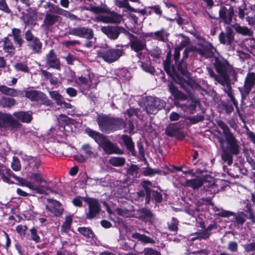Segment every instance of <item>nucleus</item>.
Masks as SVG:
<instances>
[{
    "label": "nucleus",
    "instance_id": "a19ab883",
    "mask_svg": "<svg viewBox=\"0 0 255 255\" xmlns=\"http://www.w3.org/2000/svg\"><path fill=\"white\" fill-rule=\"evenodd\" d=\"M122 19V16L116 12H112L108 15V22L110 23H120Z\"/></svg>",
    "mask_w": 255,
    "mask_h": 255
},
{
    "label": "nucleus",
    "instance_id": "6e6d98bb",
    "mask_svg": "<svg viewBox=\"0 0 255 255\" xmlns=\"http://www.w3.org/2000/svg\"><path fill=\"white\" fill-rule=\"evenodd\" d=\"M138 212L141 214V217L151 218L153 214L151 211L146 208H142L138 210Z\"/></svg>",
    "mask_w": 255,
    "mask_h": 255
},
{
    "label": "nucleus",
    "instance_id": "9b49d317",
    "mask_svg": "<svg viewBox=\"0 0 255 255\" xmlns=\"http://www.w3.org/2000/svg\"><path fill=\"white\" fill-rule=\"evenodd\" d=\"M145 110L146 112L151 111H160L165 107V103L164 101L153 97H148L144 102Z\"/></svg>",
    "mask_w": 255,
    "mask_h": 255
},
{
    "label": "nucleus",
    "instance_id": "ea45409f",
    "mask_svg": "<svg viewBox=\"0 0 255 255\" xmlns=\"http://www.w3.org/2000/svg\"><path fill=\"white\" fill-rule=\"evenodd\" d=\"M72 221V217L70 216L66 217L65 221L61 226V231L62 232L67 233L70 230Z\"/></svg>",
    "mask_w": 255,
    "mask_h": 255
},
{
    "label": "nucleus",
    "instance_id": "a878e982",
    "mask_svg": "<svg viewBox=\"0 0 255 255\" xmlns=\"http://www.w3.org/2000/svg\"><path fill=\"white\" fill-rule=\"evenodd\" d=\"M236 32L244 36H251L253 35L254 32L247 26H241L238 23H235L232 25Z\"/></svg>",
    "mask_w": 255,
    "mask_h": 255
},
{
    "label": "nucleus",
    "instance_id": "de8ad7c7",
    "mask_svg": "<svg viewBox=\"0 0 255 255\" xmlns=\"http://www.w3.org/2000/svg\"><path fill=\"white\" fill-rule=\"evenodd\" d=\"M225 85L226 87L224 88V91L228 94V96L231 99L232 101L234 102L235 105L236 106V103L235 102V98H234L232 88L229 82V80L224 85Z\"/></svg>",
    "mask_w": 255,
    "mask_h": 255
},
{
    "label": "nucleus",
    "instance_id": "338daca9",
    "mask_svg": "<svg viewBox=\"0 0 255 255\" xmlns=\"http://www.w3.org/2000/svg\"><path fill=\"white\" fill-rule=\"evenodd\" d=\"M0 10L8 13L10 12L5 0H0Z\"/></svg>",
    "mask_w": 255,
    "mask_h": 255
},
{
    "label": "nucleus",
    "instance_id": "412c9836",
    "mask_svg": "<svg viewBox=\"0 0 255 255\" xmlns=\"http://www.w3.org/2000/svg\"><path fill=\"white\" fill-rule=\"evenodd\" d=\"M60 16L54 12H46L44 19L41 26L44 29H49L50 27L58 22Z\"/></svg>",
    "mask_w": 255,
    "mask_h": 255
},
{
    "label": "nucleus",
    "instance_id": "f03ea898",
    "mask_svg": "<svg viewBox=\"0 0 255 255\" xmlns=\"http://www.w3.org/2000/svg\"><path fill=\"white\" fill-rule=\"evenodd\" d=\"M0 175L4 182L9 184L12 183L9 178V176H12L19 182V185L25 186L38 194H46L48 191L52 192V191L49 186L43 185L36 186L31 181H28L24 178L17 177L11 172L9 168L1 163H0Z\"/></svg>",
    "mask_w": 255,
    "mask_h": 255
},
{
    "label": "nucleus",
    "instance_id": "69168bd1",
    "mask_svg": "<svg viewBox=\"0 0 255 255\" xmlns=\"http://www.w3.org/2000/svg\"><path fill=\"white\" fill-rule=\"evenodd\" d=\"M243 247L246 252L255 251V242L245 244L243 245Z\"/></svg>",
    "mask_w": 255,
    "mask_h": 255
},
{
    "label": "nucleus",
    "instance_id": "4c0bfd02",
    "mask_svg": "<svg viewBox=\"0 0 255 255\" xmlns=\"http://www.w3.org/2000/svg\"><path fill=\"white\" fill-rule=\"evenodd\" d=\"M109 162L114 166H122L125 164L126 159L123 157H112Z\"/></svg>",
    "mask_w": 255,
    "mask_h": 255
},
{
    "label": "nucleus",
    "instance_id": "09e8293b",
    "mask_svg": "<svg viewBox=\"0 0 255 255\" xmlns=\"http://www.w3.org/2000/svg\"><path fill=\"white\" fill-rule=\"evenodd\" d=\"M169 87L171 92L176 98L181 100H183L184 99L185 96L180 91H179L176 88L171 85H170Z\"/></svg>",
    "mask_w": 255,
    "mask_h": 255
},
{
    "label": "nucleus",
    "instance_id": "c85d7f7f",
    "mask_svg": "<svg viewBox=\"0 0 255 255\" xmlns=\"http://www.w3.org/2000/svg\"><path fill=\"white\" fill-rule=\"evenodd\" d=\"M246 14V19L249 25H255V5H252L249 10H247Z\"/></svg>",
    "mask_w": 255,
    "mask_h": 255
},
{
    "label": "nucleus",
    "instance_id": "6e6552de",
    "mask_svg": "<svg viewBox=\"0 0 255 255\" xmlns=\"http://www.w3.org/2000/svg\"><path fill=\"white\" fill-rule=\"evenodd\" d=\"M83 200L88 206V211L86 213V218L91 220L96 218L101 211V207L98 199L90 197H83Z\"/></svg>",
    "mask_w": 255,
    "mask_h": 255
},
{
    "label": "nucleus",
    "instance_id": "052dcab7",
    "mask_svg": "<svg viewBox=\"0 0 255 255\" xmlns=\"http://www.w3.org/2000/svg\"><path fill=\"white\" fill-rule=\"evenodd\" d=\"M58 5L50 2H47L45 5H43L44 8H49V10L47 12H54L55 13Z\"/></svg>",
    "mask_w": 255,
    "mask_h": 255
},
{
    "label": "nucleus",
    "instance_id": "4d7b16f0",
    "mask_svg": "<svg viewBox=\"0 0 255 255\" xmlns=\"http://www.w3.org/2000/svg\"><path fill=\"white\" fill-rule=\"evenodd\" d=\"M151 184V182L149 181H145L143 184V187L144 188V190H141L137 192V195L138 196V198H141L142 200V198L145 196V195L146 194V188H148L146 184L150 185Z\"/></svg>",
    "mask_w": 255,
    "mask_h": 255
},
{
    "label": "nucleus",
    "instance_id": "c9c22d12",
    "mask_svg": "<svg viewBox=\"0 0 255 255\" xmlns=\"http://www.w3.org/2000/svg\"><path fill=\"white\" fill-rule=\"evenodd\" d=\"M3 47L6 52L9 53L10 54H13L14 47L12 42L8 38L5 37L4 38Z\"/></svg>",
    "mask_w": 255,
    "mask_h": 255
},
{
    "label": "nucleus",
    "instance_id": "f704fd0d",
    "mask_svg": "<svg viewBox=\"0 0 255 255\" xmlns=\"http://www.w3.org/2000/svg\"><path fill=\"white\" fill-rule=\"evenodd\" d=\"M0 92L4 95L16 97L18 96V92L16 90L4 85L0 86Z\"/></svg>",
    "mask_w": 255,
    "mask_h": 255
},
{
    "label": "nucleus",
    "instance_id": "0eeeda50",
    "mask_svg": "<svg viewBox=\"0 0 255 255\" xmlns=\"http://www.w3.org/2000/svg\"><path fill=\"white\" fill-rule=\"evenodd\" d=\"M25 97L32 102H40L47 106H53L52 102L49 100L46 94L40 91L36 90H25L24 91Z\"/></svg>",
    "mask_w": 255,
    "mask_h": 255
},
{
    "label": "nucleus",
    "instance_id": "49530a36",
    "mask_svg": "<svg viewBox=\"0 0 255 255\" xmlns=\"http://www.w3.org/2000/svg\"><path fill=\"white\" fill-rule=\"evenodd\" d=\"M59 120L68 125L72 124L75 125L76 124H78V123L75 120L62 114L59 115Z\"/></svg>",
    "mask_w": 255,
    "mask_h": 255
},
{
    "label": "nucleus",
    "instance_id": "a211bd4d",
    "mask_svg": "<svg viewBox=\"0 0 255 255\" xmlns=\"http://www.w3.org/2000/svg\"><path fill=\"white\" fill-rule=\"evenodd\" d=\"M219 13L220 18H221L226 24H229L232 21L233 17L234 15V9L232 6H230L228 8L223 6L221 7Z\"/></svg>",
    "mask_w": 255,
    "mask_h": 255
},
{
    "label": "nucleus",
    "instance_id": "7c9ffc66",
    "mask_svg": "<svg viewBox=\"0 0 255 255\" xmlns=\"http://www.w3.org/2000/svg\"><path fill=\"white\" fill-rule=\"evenodd\" d=\"M15 43H17L19 47L21 46L24 41L22 37L21 31L19 29L14 28L12 29L11 34Z\"/></svg>",
    "mask_w": 255,
    "mask_h": 255
},
{
    "label": "nucleus",
    "instance_id": "423d86ee",
    "mask_svg": "<svg viewBox=\"0 0 255 255\" xmlns=\"http://www.w3.org/2000/svg\"><path fill=\"white\" fill-rule=\"evenodd\" d=\"M217 123L218 126L223 130V134L228 144L227 149L231 153L238 154L239 153V145L229 128L224 122L221 120L218 121Z\"/></svg>",
    "mask_w": 255,
    "mask_h": 255
},
{
    "label": "nucleus",
    "instance_id": "dca6fc26",
    "mask_svg": "<svg viewBox=\"0 0 255 255\" xmlns=\"http://www.w3.org/2000/svg\"><path fill=\"white\" fill-rule=\"evenodd\" d=\"M219 39L221 43L231 45L235 40L234 32L231 27H226L225 32H221L219 35Z\"/></svg>",
    "mask_w": 255,
    "mask_h": 255
},
{
    "label": "nucleus",
    "instance_id": "13d9d810",
    "mask_svg": "<svg viewBox=\"0 0 255 255\" xmlns=\"http://www.w3.org/2000/svg\"><path fill=\"white\" fill-rule=\"evenodd\" d=\"M138 167L135 165H131L128 170V174L134 177L137 176Z\"/></svg>",
    "mask_w": 255,
    "mask_h": 255
},
{
    "label": "nucleus",
    "instance_id": "bf43d9fd",
    "mask_svg": "<svg viewBox=\"0 0 255 255\" xmlns=\"http://www.w3.org/2000/svg\"><path fill=\"white\" fill-rule=\"evenodd\" d=\"M144 255H160V252L150 248H145L142 252Z\"/></svg>",
    "mask_w": 255,
    "mask_h": 255
},
{
    "label": "nucleus",
    "instance_id": "f8f14e48",
    "mask_svg": "<svg viewBox=\"0 0 255 255\" xmlns=\"http://www.w3.org/2000/svg\"><path fill=\"white\" fill-rule=\"evenodd\" d=\"M68 33L80 37L91 39L94 37V30L88 27L78 26L69 28Z\"/></svg>",
    "mask_w": 255,
    "mask_h": 255
},
{
    "label": "nucleus",
    "instance_id": "e2e57ef3",
    "mask_svg": "<svg viewBox=\"0 0 255 255\" xmlns=\"http://www.w3.org/2000/svg\"><path fill=\"white\" fill-rule=\"evenodd\" d=\"M228 249L231 252H237L238 249V244L235 241L230 242L228 244Z\"/></svg>",
    "mask_w": 255,
    "mask_h": 255
},
{
    "label": "nucleus",
    "instance_id": "e433bc0d",
    "mask_svg": "<svg viewBox=\"0 0 255 255\" xmlns=\"http://www.w3.org/2000/svg\"><path fill=\"white\" fill-rule=\"evenodd\" d=\"M14 115L22 122L29 123L32 119V116L28 113H14Z\"/></svg>",
    "mask_w": 255,
    "mask_h": 255
},
{
    "label": "nucleus",
    "instance_id": "0e129e2a",
    "mask_svg": "<svg viewBox=\"0 0 255 255\" xmlns=\"http://www.w3.org/2000/svg\"><path fill=\"white\" fill-rule=\"evenodd\" d=\"M152 196L156 203H159L162 201V195L157 191L152 190Z\"/></svg>",
    "mask_w": 255,
    "mask_h": 255
},
{
    "label": "nucleus",
    "instance_id": "37998d69",
    "mask_svg": "<svg viewBox=\"0 0 255 255\" xmlns=\"http://www.w3.org/2000/svg\"><path fill=\"white\" fill-rule=\"evenodd\" d=\"M206 69H207L208 74L210 75V76L211 78H214L215 81L218 82L220 84H221L222 85H224L223 81L222 80L220 75H216L215 73V72H214V71L213 70V69L210 67H207L206 68Z\"/></svg>",
    "mask_w": 255,
    "mask_h": 255
},
{
    "label": "nucleus",
    "instance_id": "c756f323",
    "mask_svg": "<svg viewBox=\"0 0 255 255\" xmlns=\"http://www.w3.org/2000/svg\"><path fill=\"white\" fill-rule=\"evenodd\" d=\"M131 237L133 239H137L138 241L143 243L144 244H154L155 241L143 234H140L138 233H135L132 234Z\"/></svg>",
    "mask_w": 255,
    "mask_h": 255
},
{
    "label": "nucleus",
    "instance_id": "58836bf2",
    "mask_svg": "<svg viewBox=\"0 0 255 255\" xmlns=\"http://www.w3.org/2000/svg\"><path fill=\"white\" fill-rule=\"evenodd\" d=\"M78 231L83 236L87 238L92 239L94 236L92 231L87 227H79L78 228Z\"/></svg>",
    "mask_w": 255,
    "mask_h": 255
},
{
    "label": "nucleus",
    "instance_id": "2eb2a0df",
    "mask_svg": "<svg viewBox=\"0 0 255 255\" xmlns=\"http://www.w3.org/2000/svg\"><path fill=\"white\" fill-rule=\"evenodd\" d=\"M129 45L132 50L138 53L146 48V44L143 40L132 34H129Z\"/></svg>",
    "mask_w": 255,
    "mask_h": 255
},
{
    "label": "nucleus",
    "instance_id": "cd10ccee",
    "mask_svg": "<svg viewBox=\"0 0 255 255\" xmlns=\"http://www.w3.org/2000/svg\"><path fill=\"white\" fill-rule=\"evenodd\" d=\"M62 248L63 251H65L68 254V255H73L75 252L76 245L70 241H61Z\"/></svg>",
    "mask_w": 255,
    "mask_h": 255
},
{
    "label": "nucleus",
    "instance_id": "4be33fe9",
    "mask_svg": "<svg viewBox=\"0 0 255 255\" xmlns=\"http://www.w3.org/2000/svg\"><path fill=\"white\" fill-rule=\"evenodd\" d=\"M101 30L109 38L112 40L117 39L121 33L120 28L118 26H102L101 28Z\"/></svg>",
    "mask_w": 255,
    "mask_h": 255
},
{
    "label": "nucleus",
    "instance_id": "72a5a7b5",
    "mask_svg": "<svg viewBox=\"0 0 255 255\" xmlns=\"http://www.w3.org/2000/svg\"><path fill=\"white\" fill-rule=\"evenodd\" d=\"M15 104V101L14 99L4 96L0 99V106L3 108H10Z\"/></svg>",
    "mask_w": 255,
    "mask_h": 255
},
{
    "label": "nucleus",
    "instance_id": "8fccbe9b",
    "mask_svg": "<svg viewBox=\"0 0 255 255\" xmlns=\"http://www.w3.org/2000/svg\"><path fill=\"white\" fill-rule=\"evenodd\" d=\"M29 178L31 179H33L36 182L39 183L45 182V180L43 179L41 174L39 173H32L29 175Z\"/></svg>",
    "mask_w": 255,
    "mask_h": 255
},
{
    "label": "nucleus",
    "instance_id": "4468645a",
    "mask_svg": "<svg viewBox=\"0 0 255 255\" xmlns=\"http://www.w3.org/2000/svg\"><path fill=\"white\" fill-rule=\"evenodd\" d=\"M20 124L18 121L9 114L0 113V127L6 128H17Z\"/></svg>",
    "mask_w": 255,
    "mask_h": 255
},
{
    "label": "nucleus",
    "instance_id": "6ab92c4d",
    "mask_svg": "<svg viewBox=\"0 0 255 255\" xmlns=\"http://www.w3.org/2000/svg\"><path fill=\"white\" fill-rule=\"evenodd\" d=\"M193 50H194L198 54L205 58H211L214 56L213 47L209 43L201 44V47L197 48L193 47Z\"/></svg>",
    "mask_w": 255,
    "mask_h": 255
},
{
    "label": "nucleus",
    "instance_id": "39448f33",
    "mask_svg": "<svg viewBox=\"0 0 255 255\" xmlns=\"http://www.w3.org/2000/svg\"><path fill=\"white\" fill-rule=\"evenodd\" d=\"M216 71L219 73L224 85L229 80L231 77H235L236 72L229 62L222 58H215L214 64Z\"/></svg>",
    "mask_w": 255,
    "mask_h": 255
},
{
    "label": "nucleus",
    "instance_id": "2f4dec72",
    "mask_svg": "<svg viewBox=\"0 0 255 255\" xmlns=\"http://www.w3.org/2000/svg\"><path fill=\"white\" fill-rule=\"evenodd\" d=\"M81 149L85 154L86 158L96 157L95 149L89 144L86 143L82 145Z\"/></svg>",
    "mask_w": 255,
    "mask_h": 255
},
{
    "label": "nucleus",
    "instance_id": "9d476101",
    "mask_svg": "<svg viewBox=\"0 0 255 255\" xmlns=\"http://www.w3.org/2000/svg\"><path fill=\"white\" fill-rule=\"evenodd\" d=\"M24 38L27 42L28 47L32 50L34 54H39L42 52V43L40 40L30 30L25 31L24 33Z\"/></svg>",
    "mask_w": 255,
    "mask_h": 255
},
{
    "label": "nucleus",
    "instance_id": "774afa93",
    "mask_svg": "<svg viewBox=\"0 0 255 255\" xmlns=\"http://www.w3.org/2000/svg\"><path fill=\"white\" fill-rule=\"evenodd\" d=\"M245 42L248 45L251 49V53L255 50V39L254 38L246 39Z\"/></svg>",
    "mask_w": 255,
    "mask_h": 255
},
{
    "label": "nucleus",
    "instance_id": "f3484780",
    "mask_svg": "<svg viewBox=\"0 0 255 255\" xmlns=\"http://www.w3.org/2000/svg\"><path fill=\"white\" fill-rule=\"evenodd\" d=\"M45 64L49 68L60 70L61 67L60 62L57 57L53 50H51L45 57Z\"/></svg>",
    "mask_w": 255,
    "mask_h": 255
},
{
    "label": "nucleus",
    "instance_id": "7ed1b4c3",
    "mask_svg": "<svg viewBox=\"0 0 255 255\" xmlns=\"http://www.w3.org/2000/svg\"><path fill=\"white\" fill-rule=\"evenodd\" d=\"M86 132L101 146L108 154L113 153L123 154V152L116 144L112 143L106 136L90 128H87Z\"/></svg>",
    "mask_w": 255,
    "mask_h": 255
},
{
    "label": "nucleus",
    "instance_id": "ddd939ff",
    "mask_svg": "<svg viewBox=\"0 0 255 255\" xmlns=\"http://www.w3.org/2000/svg\"><path fill=\"white\" fill-rule=\"evenodd\" d=\"M255 85V73H249L245 78L243 87L240 89L242 100H244L246 98Z\"/></svg>",
    "mask_w": 255,
    "mask_h": 255
},
{
    "label": "nucleus",
    "instance_id": "473e14b6",
    "mask_svg": "<svg viewBox=\"0 0 255 255\" xmlns=\"http://www.w3.org/2000/svg\"><path fill=\"white\" fill-rule=\"evenodd\" d=\"M122 139L124 144L127 146V149L131 153L132 155H134L135 151L134 147V143L130 137L127 135H123Z\"/></svg>",
    "mask_w": 255,
    "mask_h": 255
},
{
    "label": "nucleus",
    "instance_id": "1a4fd4ad",
    "mask_svg": "<svg viewBox=\"0 0 255 255\" xmlns=\"http://www.w3.org/2000/svg\"><path fill=\"white\" fill-rule=\"evenodd\" d=\"M123 53V49H101L98 51V56L102 58L105 61L111 63L118 60Z\"/></svg>",
    "mask_w": 255,
    "mask_h": 255
},
{
    "label": "nucleus",
    "instance_id": "20e7f679",
    "mask_svg": "<svg viewBox=\"0 0 255 255\" xmlns=\"http://www.w3.org/2000/svg\"><path fill=\"white\" fill-rule=\"evenodd\" d=\"M97 121L100 130L107 133L122 129L125 127V122L123 119L111 118L103 114L98 115Z\"/></svg>",
    "mask_w": 255,
    "mask_h": 255
},
{
    "label": "nucleus",
    "instance_id": "864d4df0",
    "mask_svg": "<svg viewBox=\"0 0 255 255\" xmlns=\"http://www.w3.org/2000/svg\"><path fill=\"white\" fill-rule=\"evenodd\" d=\"M238 14L239 18L243 20L245 18L246 14V12L247 10H248L249 9L247 8L246 5H244L243 6H239L238 8Z\"/></svg>",
    "mask_w": 255,
    "mask_h": 255
},
{
    "label": "nucleus",
    "instance_id": "bb28decb",
    "mask_svg": "<svg viewBox=\"0 0 255 255\" xmlns=\"http://www.w3.org/2000/svg\"><path fill=\"white\" fill-rule=\"evenodd\" d=\"M169 35V33L163 28L153 32L154 39L163 42L168 41Z\"/></svg>",
    "mask_w": 255,
    "mask_h": 255
},
{
    "label": "nucleus",
    "instance_id": "f257e3e1",
    "mask_svg": "<svg viewBox=\"0 0 255 255\" xmlns=\"http://www.w3.org/2000/svg\"><path fill=\"white\" fill-rule=\"evenodd\" d=\"M189 52L188 48L185 49L182 59L178 63L177 67L173 65L170 66L167 61L164 62V68L167 74L188 93L192 89V85L189 80L190 73L187 71V64L184 61L188 57Z\"/></svg>",
    "mask_w": 255,
    "mask_h": 255
},
{
    "label": "nucleus",
    "instance_id": "a18cd8bd",
    "mask_svg": "<svg viewBox=\"0 0 255 255\" xmlns=\"http://www.w3.org/2000/svg\"><path fill=\"white\" fill-rule=\"evenodd\" d=\"M49 95L51 98L56 101V103L58 105H60L61 104H62V102L63 101V98H62V96L60 95L57 92H49Z\"/></svg>",
    "mask_w": 255,
    "mask_h": 255
},
{
    "label": "nucleus",
    "instance_id": "603ef678",
    "mask_svg": "<svg viewBox=\"0 0 255 255\" xmlns=\"http://www.w3.org/2000/svg\"><path fill=\"white\" fill-rule=\"evenodd\" d=\"M11 167L15 171H19L21 169V165L19 159L16 157H13L11 163Z\"/></svg>",
    "mask_w": 255,
    "mask_h": 255
},
{
    "label": "nucleus",
    "instance_id": "aec40b11",
    "mask_svg": "<svg viewBox=\"0 0 255 255\" xmlns=\"http://www.w3.org/2000/svg\"><path fill=\"white\" fill-rule=\"evenodd\" d=\"M182 106V109L184 111H199L200 110V104L199 100L194 96H191L190 99L181 104Z\"/></svg>",
    "mask_w": 255,
    "mask_h": 255
},
{
    "label": "nucleus",
    "instance_id": "393cba45",
    "mask_svg": "<svg viewBox=\"0 0 255 255\" xmlns=\"http://www.w3.org/2000/svg\"><path fill=\"white\" fill-rule=\"evenodd\" d=\"M204 183L203 178L198 177L193 179H187L184 183V185L187 187H190L194 190L201 187Z\"/></svg>",
    "mask_w": 255,
    "mask_h": 255
},
{
    "label": "nucleus",
    "instance_id": "5701e85b",
    "mask_svg": "<svg viewBox=\"0 0 255 255\" xmlns=\"http://www.w3.org/2000/svg\"><path fill=\"white\" fill-rule=\"evenodd\" d=\"M46 208L56 216H60L63 212L61 204L58 201L53 199L48 200V204L46 205Z\"/></svg>",
    "mask_w": 255,
    "mask_h": 255
},
{
    "label": "nucleus",
    "instance_id": "5fc2aeb1",
    "mask_svg": "<svg viewBox=\"0 0 255 255\" xmlns=\"http://www.w3.org/2000/svg\"><path fill=\"white\" fill-rule=\"evenodd\" d=\"M88 9L95 13H103L107 12L106 9L101 6H95L90 5V8Z\"/></svg>",
    "mask_w": 255,
    "mask_h": 255
},
{
    "label": "nucleus",
    "instance_id": "b1692460",
    "mask_svg": "<svg viewBox=\"0 0 255 255\" xmlns=\"http://www.w3.org/2000/svg\"><path fill=\"white\" fill-rule=\"evenodd\" d=\"M217 226L216 224H211L206 229H205L203 232H198L196 233L195 234V235L196 236L195 237H193L192 240H201L204 239L206 240L209 238L210 236L211 233L210 231L212 230H215L217 229Z\"/></svg>",
    "mask_w": 255,
    "mask_h": 255
},
{
    "label": "nucleus",
    "instance_id": "79ce46f5",
    "mask_svg": "<svg viewBox=\"0 0 255 255\" xmlns=\"http://www.w3.org/2000/svg\"><path fill=\"white\" fill-rule=\"evenodd\" d=\"M14 67L17 71H21L25 73H28L29 71V68L25 63L18 62L14 64Z\"/></svg>",
    "mask_w": 255,
    "mask_h": 255
},
{
    "label": "nucleus",
    "instance_id": "3c124183",
    "mask_svg": "<svg viewBox=\"0 0 255 255\" xmlns=\"http://www.w3.org/2000/svg\"><path fill=\"white\" fill-rule=\"evenodd\" d=\"M141 67L144 71L150 74H153L155 72L154 67L149 63L141 62Z\"/></svg>",
    "mask_w": 255,
    "mask_h": 255
},
{
    "label": "nucleus",
    "instance_id": "c03bdc74",
    "mask_svg": "<svg viewBox=\"0 0 255 255\" xmlns=\"http://www.w3.org/2000/svg\"><path fill=\"white\" fill-rule=\"evenodd\" d=\"M231 152L224 150L222 154V157L224 161L227 162L228 164L230 165L233 163V156Z\"/></svg>",
    "mask_w": 255,
    "mask_h": 255
},
{
    "label": "nucleus",
    "instance_id": "680f3d73",
    "mask_svg": "<svg viewBox=\"0 0 255 255\" xmlns=\"http://www.w3.org/2000/svg\"><path fill=\"white\" fill-rule=\"evenodd\" d=\"M246 217V215L243 212H240L236 216V221L238 224L243 225L245 222Z\"/></svg>",
    "mask_w": 255,
    "mask_h": 255
}]
</instances>
